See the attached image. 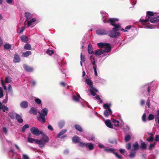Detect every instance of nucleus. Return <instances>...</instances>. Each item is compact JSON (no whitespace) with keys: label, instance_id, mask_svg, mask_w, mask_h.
Masks as SVG:
<instances>
[{"label":"nucleus","instance_id":"40","mask_svg":"<svg viewBox=\"0 0 159 159\" xmlns=\"http://www.w3.org/2000/svg\"><path fill=\"white\" fill-rule=\"evenodd\" d=\"M24 48L26 50H31V46L29 43H27L24 46Z\"/></svg>","mask_w":159,"mask_h":159},{"label":"nucleus","instance_id":"35","mask_svg":"<svg viewBox=\"0 0 159 159\" xmlns=\"http://www.w3.org/2000/svg\"><path fill=\"white\" fill-rule=\"evenodd\" d=\"M94 98L97 100V102L98 103H101L102 102V100L100 98L99 96L98 95H97Z\"/></svg>","mask_w":159,"mask_h":159},{"label":"nucleus","instance_id":"33","mask_svg":"<svg viewBox=\"0 0 159 159\" xmlns=\"http://www.w3.org/2000/svg\"><path fill=\"white\" fill-rule=\"evenodd\" d=\"M65 122L64 120H61L59 121L58 123V126L60 129H62L64 126Z\"/></svg>","mask_w":159,"mask_h":159},{"label":"nucleus","instance_id":"28","mask_svg":"<svg viewBox=\"0 0 159 159\" xmlns=\"http://www.w3.org/2000/svg\"><path fill=\"white\" fill-rule=\"evenodd\" d=\"M88 51L89 54H91L93 53L92 46L90 44L88 45Z\"/></svg>","mask_w":159,"mask_h":159},{"label":"nucleus","instance_id":"62","mask_svg":"<svg viewBox=\"0 0 159 159\" xmlns=\"http://www.w3.org/2000/svg\"><path fill=\"white\" fill-rule=\"evenodd\" d=\"M1 83H2V85L3 87V89H4L5 90H7V87H6V86L5 85V84H4V82L3 81V80H2L1 81Z\"/></svg>","mask_w":159,"mask_h":159},{"label":"nucleus","instance_id":"17","mask_svg":"<svg viewBox=\"0 0 159 159\" xmlns=\"http://www.w3.org/2000/svg\"><path fill=\"white\" fill-rule=\"evenodd\" d=\"M83 136L89 141H93L95 139V137L93 134H90L88 136H86L84 135Z\"/></svg>","mask_w":159,"mask_h":159},{"label":"nucleus","instance_id":"42","mask_svg":"<svg viewBox=\"0 0 159 159\" xmlns=\"http://www.w3.org/2000/svg\"><path fill=\"white\" fill-rule=\"evenodd\" d=\"M155 116L154 115L152 114H150L148 117V120L150 121L153 120Z\"/></svg>","mask_w":159,"mask_h":159},{"label":"nucleus","instance_id":"47","mask_svg":"<svg viewBox=\"0 0 159 159\" xmlns=\"http://www.w3.org/2000/svg\"><path fill=\"white\" fill-rule=\"evenodd\" d=\"M104 151L106 152H112L113 153L114 151V149L113 148H105L104 149Z\"/></svg>","mask_w":159,"mask_h":159},{"label":"nucleus","instance_id":"48","mask_svg":"<svg viewBox=\"0 0 159 159\" xmlns=\"http://www.w3.org/2000/svg\"><path fill=\"white\" fill-rule=\"evenodd\" d=\"M130 138L131 137L129 135H126L125 138V141L126 142H128L130 140Z\"/></svg>","mask_w":159,"mask_h":159},{"label":"nucleus","instance_id":"9","mask_svg":"<svg viewBox=\"0 0 159 159\" xmlns=\"http://www.w3.org/2000/svg\"><path fill=\"white\" fill-rule=\"evenodd\" d=\"M37 21V19L34 18H33L29 20L26 22H27L26 24V27H29L30 26H33L36 24V23Z\"/></svg>","mask_w":159,"mask_h":159},{"label":"nucleus","instance_id":"37","mask_svg":"<svg viewBox=\"0 0 159 159\" xmlns=\"http://www.w3.org/2000/svg\"><path fill=\"white\" fill-rule=\"evenodd\" d=\"M25 29V26H22L20 28L18 29L17 32L19 34H21L23 32Z\"/></svg>","mask_w":159,"mask_h":159},{"label":"nucleus","instance_id":"30","mask_svg":"<svg viewBox=\"0 0 159 159\" xmlns=\"http://www.w3.org/2000/svg\"><path fill=\"white\" fill-rule=\"evenodd\" d=\"M20 39L21 40L25 43H26L28 40L27 37L25 35H23L21 36Z\"/></svg>","mask_w":159,"mask_h":159},{"label":"nucleus","instance_id":"19","mask_svg":"<svg viewBox=\"0 0 159 159\" xmlns=\"http://www.w3.org/2000/svg\"><path fill=\"white\" fill-rule=\"evenodd\" d=\"M17 114L15 113L13 111H10L8 114V116L12 119H14Z\"/></svg>","mask_w":159,"mask_h":159},{"label":"nucleus","instance_id":"8","mask_svg":"<svg viewBox=\"0 0 159 159\" xmlns=\"http://www.w3.org/2000/svg\"><path fill=\"white\" fill-rule=\"evenodd\" d=\"M30 131L34 135L39 136L43 134V132L42 130H39L38 129L35 127H32L30 129Z\"/></svg>","mask_w":159,"mask_h":159},{"label":"nucleus","instance_id":"54","mask_svg":"<svg viewBox=\"0 0 159 159\" xmlns=\"http://www.w3.org/2000/svg\"><path fill=\"white\" fill-rule=\"evenodd\" d=\"M96 143L98 144V147L100 148H105V146L102 144L98 142Z\"/></svg>","mask_w":159,"mask_h":159},{"label":"nucleus","instance_id":"60","mask_svg":"<svg viewBox=\"0 0 159 159\" xmlns=\"http://www.w3.org/2000/svg\"><path fill=\"white\" fill-rule=\"evenodd\" d=\"M154 138L153 136H150V138H148L147 139V140L148 141L150 142L152 141L153 140Z\"/></svg>","mask_w":159,"mask_h":159},{"label":"nucleus","instance_id":"2","mask_svg":"<svg viewBox=\"0 0 159 159\" xmlns=\"http://www.w3.org/2000/svg\"><path fill=\"white\" fill-rule=\"evenodd\" d=\"M118 21V19L115 18H109L107 21V23H110L111 25L114 26L112 30L109 32L108 35L110 37L116 38L120 34L118 31L120 29L121 25L120 23L116 24V21Z\"/></svg>","mask_w":159,"mask_h":159},{"label":"nucleus","instance_id":"49","mask_svg":"<svg viewBox=\"0 0 159 159\" xmlns=\"http://www.w3.org/2000/svg\"><path fill=\"white\" fill-rule=\"evenodd\" d=\"M141 148L143 149H145L146 148V145L145 143L143 141L141 142Z\"/></svg>","mask_w":159,"mask_h":159},{"label":"nucleus","instance_id":"46","mask_svg":"<svg viewBox=\"0 0 159 159\" xmlns=\"http://www.w3.org/2000/svg\"><path fill=\"white\" fill-rule=\"evenodd\" d=\"M34 101L38 104H41L42 102L41 100L40 99L36 97L35 98Z\"/></svg>","mask_w":159,"mask_h":159},{"label":"nucleus","instance_id":"59","mask_svg":"<svg viewBox=\"0 0 159 159\" xmlns=\"http://www.w3.org/2000/svg\"><path fill=\"white\" fill-rule=\"evenodd\" d=\"M131 147V145L130 143H129L126 145V148L128 150L130 149Z\"/></svg>","mask_w":159,"mask_h":159},{"label":"nucleus","instance_id":"10","mask_svg":"<svg viewBox=\"0 0 159 159\" xmlns=\"http://www.w3.org/2000/svg\"><path fill=\"white\" fill-rule=\"evenodd\" d=\"M96 33L98 35H103L107 34L108 33V31L105 29L98 28L96 30Z\"/></svg>","mask_w":159,"mask_h":159},{"label":"nucleus","instance_id":"29","mask_svg":"<svg viewBox=\"0 0 159 159\" xmlns=\"http://www.w3.org/2000/svg\"><path fill=\"white\" fill-rule=\"evenodd\" d=\"M133 149L132 150L136 151L138 150L139 148V144L137 142H135L133 144Z\"/></svg>","mask_w":159,"mask_h":159},{"label":"nucleus","instance_id":"25","mask_svg":"<svg viewBox=\"0 0 159 159\" xmlns=\"http://www.w3.org/2000/svg\"><path fill=\"white\" fill-rule=\"evenodd\" d=\"M112 114V111L111 110L110 111L109 110H105L104 112V115L105 117H107L109 115H110Z\"/></svg>","mask_w":159,"mask_h":159},{"label":"nucleus","instance_id":"12","mask_svg":"<svg viewBox=\"0 0 159 159\" xmlns=\"http://www.w3.org/2000/svg\"><path fill=\"white\" fill-rule=\"evenodd\" d=\"M104 47H105L104 49L103 50V52L104 53H105V54H107V53L109 52L111 49V47L109 43H108V44L105 45Z\"/></svg>","mask_w":159,"mask_h":159},{"label":"nucleus","instance_id":"63","mask_svg":"<svg viewBox=\"0 0 159 159\" xmlns=\"http://www.w3.org/2000/svg\"><path fill=\"white\" fill-rule=\"evenodd\" d=\"M155 141L156 142L159 141V135H155Z\"/></svg>","mask_w":159,"mask_h":159},{"label":"nucleus","instance_id":"39","mask_svg":"<svg viewBox=\"0 0 159 159\" xmlns=\"http://www.w3.org/2000/svg\"><path fill=\"white\" fill-rule=\"evenodd\" d=\"M136 152L135 151L132 150L131 152L129 154V157L131 158H134L135 157Z\"/></svg>","mask_w":159,"mask_h":159},{"label":"nucleus","instance_id":"1","mask_svg":"<svg viewBox=\"0 0 159 159\" xmlns=\"http://www.w3.org/2000/svg\"><path fill=\"white\" fill-rule=\"evenodd\" d=\"M147 15L145 19L141 17L140 21L143 24L147 23L149 21L151 23L155 24L154 25H147L146 28L148 29L155 28L154 25H157V28H159V16L155 17H154V13L152 12L148 11L147 12Z\"/></svg>","mask_w":159,"mask_h":159},{"label":"nucleus","instance_id":"58","mask_svg":"<svg viewBox=\"0 0 159 159\" xmlns=\"http://www.w3.org/2000/svg\"><path fill=\"white\" fill-rule=\"evenodd\" d=\"M47 53L49 55H51L53 53V51L52 50L48 49L46 51Z\"/></svg>","mask_w":159,"mask_h":159},{"label":"nucleus","instance_id":"21","mask_svg":"<svg viewBox=\"0 0 159 159\" xmlns=\"http://www.w3.org/2000/svg\"><path fill=\"white\" fill-rule=\"evenodd\" d=\"M105 123L106 125L109 128H113V125L110 120H105Z\"/></svg>","mask_w":159,"mask_h":159},{"label":"nucleus","instance_id":"22","mask_svg":"<svg viewBox=\"0 0 159 159\" xmlns=\"http://www.w3.org/2000/svg\"><path fill=\"white\" fill-rule=\"evenodd\" d=\"M67 131V129H64L60 131L59 133L57 134V137L58 138H60L62 136L65 134Z\"/></svg>","mask_w":159,"mask_h":159},{"label":"nucleus","instance_id":"38","mask_svg":"<svg viewBox=\"0 0 159 159\" xmlns=\"http://www.w3.org/2000/svg\"><path fill=\"white\" fill-rule=\"evenodd\" d=\"M107 44H108V43H97V45L100 48H102L104 47L105 45H107Z\"/></svg>","mask_w":159,"mask_h":159},{"label":"nucleus","instance_id":"52","mask_svg":"<svg viewBox=\"0 0 159 159\" xmlns=\"http://www.w3.org/2000/svg\"><path fill=\"white\" fill-rule=\"evenodd\" d=\"M150 98H148L147 101L146 105L148 106V107L149 108H150Z\"/></svg>","mask_w":159,"mask_h":159},{"label":"nucleus","instance_id":"5","mask_svg":"<svg viewBox=\"0 0 159 159\" xmlns=\"http://www.w3.org/2000/svg\"><path fill=\"white\" fill-rule=\"evenodd\" d=\"M86 83L89 86V91L91 95L95 96L96 95L95 92H98V90L93 85V83L90 79H86L85 80Z\"/></svg>","mask_w":159,"mask_h":159},{"label":"nucleus","instance_id":"3","mask_svg":"<svg viewBox=\"0 0 159 159\" xmlns=\"http://www.w3.org/2000/svg\"><path fill=\"white\" fill-rule=\"evenodd\" d=\"M48 110L47 108H44L41 111L38 112L39 116L37 119L38 120L42 123H44L46 122V116L48 114Z\"/></svg>","mask_w":159,"mask_h":159},{"label":"nucleus","instance_id":"6","mask_svg":"<svg viewBox=\"0 0 159 159\" xmlns=\"http://www.w3.org/2000/svg\"><path fill=\"white\" fill-rule=\"evenodd\" d=\"M49 140L48 137L47 136H43L40 140H36V143L38 144L40 148H43Z\"/></svg>","mask_w":159,"mask_h":159},{"label":"nucleus","instance_id":"36","mask_svg":"<svg viewBox=\"0 0 159 159\" xmlns=\"http://www.w3.org/2000/svg\"><path fill=\"white\" fill-rule=\"evenodd\" d=\"M31 54V52L30 51H26L24 52L22 54V56L24 57H27Z\"/></svg>","mask_w":159,"mask_h":159},{"label":"nucleus","instance_id":"7","mask_svg":"<svg viewBox=\"0 0 159 159\" xmlns=\"http://www.w3.org/2000/svg\"><path fill=\"white\" fill-rule=\"evenodd\" d=\"M80 146L88 148L89 150H91L94 148V145L91 143H82L80 142Z\"/></svg>","mask_w":159,"mask_h":159},{"label":"nucleus","instance_id":"55","mask_svg":"<svg viewBox=\"0 0 159 159\" xmlns=\"http://www.w3.org/2000/svg\"><path fill=\"white\" fill-rule=\"evenodd\" d=\"M142 119L143 121L145 122L146 121V114L145 113H144L142 117Z\"/></svg>","mask_w":159,"mask_h":159},{"label":"nucleus","instance_id":"57","mask_svg":"<svg viewBox=\"0 0 159 159\" xmlns=\"http://www.w3.org/2000/svg\"><path fill=\"white\" fill-rule=\"evenodd\" d=\"M130 0V3L132 5L133 7L136 4L137 0Z\"/></svg>","mask_w":159,"mask_h":159},{"label":"nucleus","instance_id":"41","mask_svg":"<svg viewBox=\"0 0 159 159\" xmlns=\"http://www.w3.org/2000/svg\"><path fill=\"white\" fill-rule=\"evenodd\" d=\"M111 120L113 123H114V125L116 127H118L119 126V122L118 120H116L114 119H111Z\"/></svg>","mask_w":159,"mask_h":159},{"label":"nucleus","instance_id":"15","mask_svg":"<svg viewBox=\"0 0 159 159\" xmlns=\"http://www.w3.org/2000/svg\"><path fill=\"white\" fill-rule=\"evenodd\" d=\"M25 17L26 18V20L25 21V22H26V21L31 19L33 17L31 13L28 12H25Z\"/></svg>","mask_w":159,"mask_h":159},{"label":"nucleus","instance_id":"26","mask_svg":"<svg viewBox=\"0 0 159 159\" xmlns=\"http://www.w3.org/2000/svg\"><path fill=\"white\" fill-rule=\"evenodd\" d=\"M111 106V103H105L103 105V107L106 109V110H109L110 111H111V109L110 107Z\"/></svg>","mask_w":159,"mask_h":159},{"label":"nucleus","instance_id":"20","mask_svg":"<svg viewBox=\"0 0 159 159\" xmlns=\"http://www.w3.org/2000/svg\"><path fill=\"white\" fill-rule=\"evenodd\" d=\"M72 99L74 102H78L80 101V95L79 94L77 95H74L73 96Z\"/></svg>","mask_w":159,"mask_h":159},{"label":"nucleus","instance_id":"31","mask_svg":"<svg viewBox=\"0 0 159 159\" xmlns=\"http://www.w3.org/2000/svg\"><path fill=\"white\" fill-rule=\"evenodd\" d=\"M4 48L6 50H10L11 48V45L8 43H6L3 45Z\"/></svg>","mask_w":159,"mask_h":159},{"label":"nucleus","instance_id":"56","mask_svg":"<svg viewBox=\"0 0 159 159\" xmlns=\"http://www.w3.org/2000/svg\"><path fill=\"white\" fill-rule=\"evenodd\" d=\"M2 89L0 87V98H2L3 96Z\"/></svg>","mask_w":159,"mask_h":159},{"label":"nucleus","instance_id":"23","mask_svg":"<svg viewBox=\"0 0 159 159\" xmlns=\"http://www.w3.org/2000/svg\"><path fill=\"white\" fill-rule=\"evenodd\" d=\"M72 142L75 143H78L80 142V138L78 136H75L72 139Z\"/></svg>","mask_w":159,"mask_h":159},{"label":"nucleus","instance_id":"53","mask_svg":"<svg viewBox=\"0 0 159 159\" xmlns=\"http://www.w3.org/2000/svg\"><path fill=\"white\" fill-rule=\"evenodd\" d=\"M80 58L81 61L83 62H84L85 61V57L84 56L82 55V54H81L80 55Z\"/></svg>","mask_w":159,"mask_h":159},{"label":"nucleus","instance_id":"14","mask_svg":"<svg viewBox=\"0 0 159 159\" xmlns=\"http://www.w3.org/2000/svg\"><path fill=\"white\" fill-rule=\"evenodd\" d=\"M100 13L101 14L102 17V20L104 23H106L107 22V21L105 19H104L105 18L108 17V14L104 11H102L100 12Z\"/></svg>","mask_w":159,"mask_h":159},{"label":"nucleus","instance_id":"13","mask_svg":"<svg viewBox=\"0 0 159 159\" xmlns=\"http://www.w3.org/2000/svg\"><path fill=\"white\" fill-rule=\"evenodd\" d=\"M23 67L25 70L28 72H32L34 70V69L32 67L28 66L25 64L23 65Z\"/></svg>","mask_w":159,"mask_h":159},{"label":"nucleus","instance_id":"61","mask_svg":"<svg viewBox=\"0 0 159 159\" xmlns=\"http://www.w3.org/2000/svg\"><path fill=\"white\" fill-rule=\"evenodd\" d=\"M22 159H30L29 157L26 155L23 154V155Z\"/></svg>","mask_w":159,"mask_h":159},{"label":"nucleus","instance_id":"16","mask_svg":"<svg viewBox=\"0 0 159 159\" xmlns=\"http://www.w3.org/2000/svg\"><path fill=\"white\" fill-rule=\"evenodd\" d=\"M20 106L23 108H26L28 107V104L27 101H23L20 103Z\"/></svg>","mask_w":159,"mask_h":159},{"label":"nucleus","instance_id":"51","mask_svg":"<svg viewBox=\"0 0 159 159\" xmlns=\"http://www.w3.org/2000/svg\"><path fill=\"white\" fill-rule=\"evenodd\" d=\"M11 78L9 77H7L5 79V82L6 83H10L11 82Z\"/></svg>","mask_w":159,"mask_h":159},{"label":"nucleus","instance_id":"32","mask_svg":"<svg viewBox=\"0 0 159 159\" xmlns=\"http://www.w3.org/2000/svg\"><path fill=\"white\" fill-rule=\"evenodd\" d=\"M155 118V121H156L157 120V123L159 125V110L157 111Z\"/></svg>","mask_w":159,"mask_h":159},{"label":"nucleus","instance_id":"43","mask_svg":"<svg viewBox=\"0 0 159 159\" xmlns=\"http://www.w3.org/2000/svg\"><path fill=\"white\" fill-rule=\"evenodd\" d=\"M93 68L94 70V75L96 76V78H97L98 77H99V76L98 75L97 67L96 66H94Z\"/></svg>","mask_w":159,"mask_h":159},{"label":"nucleus","instance_id":"24","mask_svg":"<svg viewBox=\"0 0 159 159\" xmlns=\"http://www.w3.org/2000/svg\"><path fill=\"white\" fill-rule=\"evenodd\" d=\"M29 112L30 114H32L34 115H36L37 113L36 109L33 107H31L30 110L29 111Z\"/></svg>","mask_w":159,"mask_h":159},{"label":"nucleus","instance_id":"64","mask_svg":"<svg viewBox=\"0 0 159 159\" xmlns=\"http://www.w3.org/2000/svg\"><path fill=\"white\" fill-rule=\"evenodd\" d=\"M2 130L3 132L6 134H7V131L6 128L5 127H3L2 128Z\"/></svg>","mask_w":159,"mask_h":159},{"label":"nucleus","instance_id":"44","mask_svg":"<svg viewBox=\"0 0 159 159\" xmlns=\"http://www.w3.org/2000/svg\"><path fill=\"white\" fill-rule=\"evenodd\" d=\"M27 140L28 142L30 143H33L34 142H35L36 143V140H37V139H35L32 138H28Z\"/></svg>","mask_w":159,"mask_h":159},{"label":"nucleus","instance_id":"4","mask_svg":"<svg viewBox=\"0 0 159 159\" xmlns=\"http://www.w3.org/2000/svg\"><path fill=\"white\" fill-rule=\"evenodd\" d=\"M151 86L148 84L141 87V90L144 97H147L148 96H151V98H153V94H151Z\"/></svg>","mask_w":159,"mask_h":159},{"label":"nucleus","instance_id":"34","mask_svg":"<svg viewBox=\"0 0 159 159\" xmlns=\"http://www.w3.org/2000/svg\"><path fill=\"white\" fill-rule=\"evenodd\" d=\"M96 81H97V82L100 83L102 84H104L106 83V80L104 79H103L101 78L98 77L97 78H96Z\"/></svg>","mask_w":159,"mask_h":159},{"label":"nucleus","instance_id":"11","mask_svg":"<svg viewBox=\"0 0 159 159\" xmlns=\"http://www.w3.org/2000/svg\"><path fill=\"white\" fill-rule=\"evenodd\" d=\"M95 55L96 56H99L102 55V57L105 56L107 55V54L104 53L103 50L102 49H98L95 51Z\"/></svg>","mask_w":159,"mask_h":159},{"label":"nucleus","instance_id":"18","mask_svg":"<svg viewBox=\"0 0 159 159\" xmlns=\"http://www.w3.org/2000/svg\"><path fill=\"white\" fill-rule=\"evenodd\" d=\"M20 58L19 56L17 53H16L14 55L13 61L14 62H19L20 61Z\"/></svg>","mask_w":159,"mask_h":159},{"label":"nucleus","instance_id":"50","mask_svg":"<svg viewBox=\"0 0 159 159\" xmlns=\"http://www.w3.org/2000/svg\"><path fill=\"white\" fill-rule=\"evenodd\" d=\"M113 153L118 159H122V156L119 155L117 153L113 152Z\"/></svg>","mask_w":159,"mask_h":159},{"label":"nucleus","instance_id":"27","mask_svg":"<svg viewBox=\"0 0 159 159\" xmlns=\"http://www.w3.org/2000/svg\"><path fill=\"white\" fill-rule=\"evenodd\" d=\"M16 119L17 121L19 123H23V120L20 116L19 114H17L16 115Z\"/></svg>","mask_w":159,"mask_h":159},{"label":"nucleus","instance_id":"45","mask_svg":"<svg viewBox=\"0 0 159 159\" xmlns=\"http://www.w3.org/2000/svg\"><path fill=\"white\" fill-rule=\"evenodd\" d=\"M29 126L28 124H25L23 126L21 129V132L23 133L24 132L26 129L28 128Z\"/></svg>","mask_w":159,"mask_h":159}]
</instances>
